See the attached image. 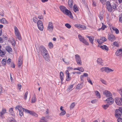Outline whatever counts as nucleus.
<instances>
[{"label": "nucleus", "mask_w": 122, "mask_h": 122, "mask_svg": "<svg viewBox=\"0 0 122 122\" xmlns=\"http://www.w3.org/2000/svg\"><path fill=\"white\" fill-rule=\"evenodd\" d=\"M59 8L61 11L64 13L68 15L70 18L73 19V16L71 11L68 10L65 6L63 5L60 6Z\"/></svg>", "instance_id": "f257e3e1"}, {"label": "nucleus", "mask_w": 122, "mask_h": 122, "mask_svg": "<svg viewBox=\"0 0 122 122\" xmlns=\"http://www.w3.org/2000/svg\"><path fill=\"white\" fill-rule=\"evenodd\" d=\"M14 28V32L15 36L18 39L20 40L21 39V37L18 29L16 26H15Z\"/></svg>", "instance_id": "f03ea898"}, {"label": "nucleus", "mask_w": 122, "mask_h": 122, "mask_svg": "<svg viewBox=\"0 0 122 122\" xmlns=\"http://www.w3.org/2000/svg\"><path fill=\"white\" fill-rule=\"evenodd\" d=\"M39 49L42 56L48 53L47 50L43 46H41L39 47Z\"/></svg>", "instance_id": "7ed1b4c3"}, {"label": "nucleus", "mask_w": 122, "mask_h": 122, "mask_svg": "<svg viewBox=\"0 0 122 122\" xmlns=\"http://www.w3.org/2000/svg\"><path fill=\"white\" fill-rule=\"evenodd\" d=\"M54 27V25L52 22H50L48 24L47 30L48 31L51 32L53 30Z\"/></svg>", "instance_id": "20e7f679"}, {"label": "nucleus", "mask_w": 122, "mask_h": 122, "mask_svg": "<svg viewBox=\"0 0 122 122\" xmlns=\"http://www.w3.org/2000/svg\"><path fill=\"white\" fill-rule=\"evenodd\" d=\"M115 101L118 105L121 106L122 105V99L121 98L117 97L115 99Z\"/></svg>", "instance_id": "39448f33"}, {"label": "nucleus", "mask_w": 122, "mask_h": 122, "mask_svg": "<svg viewBox=\"0 0 122 122\" xmlns=\"http://www.w3.org/2000/svg\"><path fill=\"white\" fill-rule=\"evenodd\" d=\"M122 112L119 109H116L115 111V116L117 118L120 117L121 116Z\"/></svg>", "instance_id": "423d86ee"}, {"label": "nucleus", "mask_w": 122, "mask_h": 122, "mask_svg": "<svg viewBox=\"0 0 122 122\" xmlns=\"http://www.w3.org/2000/svg\"><path fill=\"white\" fill-rule=\"evenodd\" d=\"M106 5L107 10L109 12H111L112 10V9L110 3L109 1H107L106 2Z\"/></svg>", "instance_id": "0eeeda50"}, {"label": "nucleus", "mask_w": 122, "mask_h": 122, "mask_svg": "<svg viewBox=\"0 0 122 122\" xmlns=\"http://www.w3.org/2000/svg\"><path fill=\"white\" fill-rule=\"evenodd\" d=\"M75 58L77 64L81 65V61L80 56L78 54L75 55Z\"/></svg>", "instance_id": "6e6552de"}, {"label": "nucleus", "mask_w": 122, "mask_h": 122, "mask_svg": "<svg viewBox=\"0 0 122 122\" xmlns=\"http://www.w3.org/2000/svg\"><path fill=\"white\" fill-rule=\"evenodd\" d=\"M78 37L80 41L82 42V43H84L86 45H89L88 42L86 41L84 38L82 37L81 35L79 34L78 35Z\"/></svg>", "instance_id": "1a4fd4ad"}, {"label": "nucleus", "mask_w": 122, "mask_h": 122, "mask_svg": "<svg viewBox=\"0 0 122 122\" xmlns=\"http://www.w3.org/2000/svg\"><path fill=\"white\" fill-rule=\"evenodd\" d=\"M37 26L39 29L41 30L42 31L43 29V24L41 20H39L37 22Z\"/></svg>", "instance_id": "9d476101"}, {"label": "nucleus", "mask_w": 122, "mask_h": 122, "mask_svg": "<svg viewBox=\"0 0 122 122\" xmlns=\"http://www.w3.org/2000/svg\"><path fill=\"white\" fill-rule=\"evenodd\" d=\"M108 38L109 41H113L115 40V36L113 34L109 33L108 34Z\"/></svg>", "instance_id": "9b49d317"}, {"label": "nucleus", "mask_w": 122, "mask_h": 122, "mask_svg": "<svg viewBox=\"0 0 122 122\" xmlns=\"http://www.w3.org/2000/svg\"><path fill=\"white\" fill-rule=\"evenodd\" d=\"M107 39L104 37L102 36L100 39H97V41L99 44H101L103 42L107 41Z\"/></svg>", "instance_id": "f8f14e48"}, {"label": "nucleus", "mask_w": 122, "mask_h": 122, "mask_svg": "<svg viewBox=\"0 0 122 122\" xmlns=\"http://www.w3.org/2000/svg\"><path fill=\"white\" fill-rule=\"evenodd\" d=\"M103 94L107 97H112V93L110 91L107 90L103 92Z\"/></svg>", "instance_id": "ddd939ff"}, {"label": "nucleus", "mask_w": 122, "mask_h": 122, "mask_svg": "<svg viewBox=\"0 0 122 122\" xmlns=\"http://www.w3.org/2000/svg\"><path fill=\"white\" fill-rule=\"evenodd\" d=\"M106 101H107V103L109 105L112 104L114 102V99L112 97H108Z\"/></svg>", "instance_id": "4468645a"}, {"label": "nucleus", "mask_w": 122, "mask_h": 122, "mask_svg": "<svg viewBox=\"0 0 122 122\" xmlns=\"http://www.w3.org/2000/svg\"><path fill=\"white\" fill-rule=\"evenodd\" d=\"M23 59L22 57H20L18 61L17 65L19 67H20L22 64Z\"/></svg>", "instance_id": "2eb2a0df"}, {"label": "nucleus", "mask_w": 122, "mask_h": 122, "mask_svg": "<svg viewBox=\"0 0 122 122\" xmlns=\"http://www.w3.org/2000/svg\"><path fill=\"white\" fill-rule=\"evenodd\" d=\"M122 54V48L117 50L115 52V54L117 56H119Z\"/></svg>", "instance_id": "dca6fc26"}, {"label": "nucleus", "mask_w": 122, "mask_h": 122, "mask_svg": "<svg viewBox=\"0 0 122 122\" xmlns=\"http://www.w3.org/2000/svg\"><path fill=\"white\" fill-rule=\"evenodd\" d=\"M45 59L46 61H50V60L49 59V55L48 53H47L45 55L42 56Z\"/></svg>", "instance_id": "f3484780"}, {"label": "nucleus", "mask_w": 122, "mask_h": 122, "mask_svg": "<svg viewBox=\"0 0 122 122\" xmlns=\"http://www.w3.org/2000/svg\"><path fill=\"white\" fill-rule=\"evenodd\" d=\"M5 49L9 53H11L12 51L11 48L9 46H6Z\"/></svg>", "instance_id": "a211bd4d"}, {"label": "nucleus", "mask_w": 122, "mask_h": 122, "mask_svg": "<svg viewBox=\"0 0 122 122\" xmlns=\"http://www.w3.org/2000/svg\"><path fill=\"white\" fill-rule=\"evenodd\" d=\"M95 93L97 98L100 99L101 98V95L98 91H95Z\"/></svg>", "instance_id": "6ab92c4d"}, {"label": "nucleus", "mask_w": 122, "mask_h": 122, "mask_svg": "<svg viewBox=\"0 0 122 122\" xmlns=\"http://www.w3.org/2000/svg\"><path fill=\"white\" fill-rule=\"evenodd\" d=\"M68 5L70 8H72L73 6V2L72 0H69L68 1Z\"/></svg>", "instance_id": "aec40b11"}, {"label": "nucleus", "mask_w": 122, "mask_h": 122, "mask_svg": "<svg viewBox=\"0 0 122 122\" xmlns=\"http://www.w3.org/2000/svg\"><path fill=\"white\" fill-rule=\"evenodd\" d=\"M0 21L1 22L2 24H7L8 22L6 19L4 18H2L0 20Z\"/></svg>", "instance_id": "412c9836"}, {"label": "nucleus", "mask_w": 122, "mask_h": 122, "mask_svg": "<svg viewBox=\"0 0 122 122\" xmlns=\"http://www.w3.org/2000/svg\"><path fill=\"white\" fill-rule=\"evenodd\" d=\"M60 77L61 80V82L62 83L63 80L64 78V74L61 71L60 72Z\"/></svg>", "instance_id": "4be33fe9"}, {"label": "nucleus", "mask_w": 122, "mask_h": 122, "mask_svg": "<svg viewBox=\"0 0 122 122\" xmlns=\"http://www.w3.org/2000/svg\"><path fill=\"white\" fill-rule=\"evenodd\" d=\"M102 26L101 28L98 29L97 30V31H99L101 29L103 30H104L106 28H107V26L103 24V23H102Z\"/></svg>", "instance_id": "5701e85b"}, {"label": "nucleus", "mask_w": 122, "mask_h": 122, "mask_svg": "<svg viewBox=\"0 0 122 122\" xmlns=\"http://www.w3.org/2000/svg\"><path fill=\"white\" fill-rule=\"evenodd\" d=\"M15 109H16L18 110L19 111L21 110L24 109V108L21 106L20 105H18L16 107Z\"/></svg>", "instance_id": "b1692460"}, {"label": "nucleus", "mask_w": 122, "mask_h": 122, "mask_svg": "<svg viewBox=\"0 0 122 122\" xmlns=\"http://www.w3.org/2000/svg\"><path fill=\"white\" fill-rule=\"evenodd\" d=\"M97 63L99 65H102L103 63V61L102 59L100 58H98L97 61Z\"/></svg>", "instance_id": "393cba45"}, {"label": "nucleus", "mask_w": 122, "mask_h": 122, "mask_svg": "<svg viewBox=\"0 0 122 122\" xmlns=\"http://www.w3.org/2000/svg\"><path fill=\"white\" fill-rule=\"evenodd\" d=\"M112 28L113 30L115 31L116 34H118L119 33V30L116 28L114 26H112Z\"/></svg>", "instance_id": "a878e982"}, {"label": "nucleus", "mask_w": 122, "mask_h": 122, "mask_svg": "<svg viewBox=\"0 0 122 122\" xmlns=\"http://www.w3.org/2000/svg\"><path fill=\"white\" fill-rule=\"evenodd\" d=\"M113 70L108 67H106V72L108 73L110 72L113 71Z\"/></svg>", "instance_id": "bb28decb"}, {"label": "nucleus", "mask_w": 122, "mask_h": 122, "mask_svg": "<svg viewBox=\"0 0 122 122\" xmlns=\"http://www.w3.org/2000/svg\"><path fill=\"white\" fill-rule=\"evenodd\" d=\"M6 110L5 109L3 108L1 112H0V116H2L6 113Z\"/></svg>", "instance_id": "cd10ccee"}, {"label": "nucleus", "mask_w": 122, "mask_h": 122, "mask_svg": "<svg viewBox=\"0 0 122 122\" xmlns=\"http://www.w3.org/2000/svg\"><path fill=\"white\" fill-rule=\"evenodd\" d=\"M8 120L10 122H16L15 120L12 117H9L8 118Z\"/></svg>", "instance_id": "c85d7f7f"}, {"label": "nucleus", "mask_w": 122, "mask_h": 122, "mask_svg": "<svg viewBox=\"0 0 122 122\" xmlns=\"http://www.w3.org/2000/svg\"><path fill=\"white\" fill-rule=\"evenodd\" d=\"M9 112L11 115H14V112L13 111V108H11L9 109Z\"/></svg>", "instance_id": "c756f323"}, {"label": "nucleus", "mask_w": 122, "mask_h": 122, "mask_svg": "<svg viewBox=\"0 0 122 122\" xmlns=\"http://www.w3.org/2000/svg\"><path fill=\"white\" fill-rule=\"evenodd\" d=\"M39 121L40 122H47V121L45 117H42L41 118Z\"/></svg>", "instance_id": "7c9ffc66"}, {"label": "nucleus", "mask_w": 122, "mask_h": 122, "mask_svg": "<svg viewBox=\"0 0 122 122\" xmlns=\"http://www.w3.org/2000/svg\"><path fill=\"white\" fill-rule=\"evenodd\" d=\"M83 87L82 83L79 84L77 85L76 88L77 89H80L82 88Z\"/></svg>", "instance_id": "2f4dec72"}, {"label": "nucleus", "mask_w": 122, "mask_h": 122, "mask_svg": "<svg viewBox=\"0 0 122 122\" xmlns=\"http://www.w3.org/2000/svg\"><path fill=\"white\" fill-rule=\"evenodd\" d=\"M73 8V10L75 12H76L77 11H78L79 10L76 5H74Z\"/></svg>", "instance_id": "473e14b6"}, {"label": "nucleus", "mask_w": 122, "mask_h": 122, "mask_svg": "<svg viewBox=\"0 0 122 122\" xmlns=\"http://www.w3.org/2000/svg\"><path fill=\"white\" fill-rule=\"evenodd\" d=\"M103 13L102 12H100L99 13V17L100 18V20H102L103 19Z\"/></svg>", "instance_id": "72a5a7b5"}, {"label": "nucleus", "mask_w": 122, "mask_h": 122, "mask_svg": "<svg viewBox=\"0 0 122 122\" xmlns=\"http://www.w3.org/2000/svg\"><path fill=\"white\" fill-rule=\"evenodd\" d=\"M36 100V97L35 95H34L32 97L31 99V102H35Z\"/></svg>", "instance_id": "f704fd0d"}, {"label": "nucleus", "mask_w": 122, "mask_h": 122, "mask_svg": "<svg viewBox=\"0 0 122 122\" xmlns=\"http://www.w3.org/2000/svg\"><path fill=\"white\" fill-rule=\"evenodd\" d=\"M66 113V112L65 110L61 111L60 113L59 114V115L61 116H63L65 115Z\"/></svg>", "instance_id": "c9c22d12"}, {"label": "nucleus", "mask_w": 122, "mask_h": 122, "mask_svg": "<svg viewBox=\"0 0 122 122\" xmlns=\"http://www.w3.org/2000/svg\"><path fill=\"white\" fill-rule=\"evenodd\" d=\"M28 93V91H26L24 95V98L25 100H26L27 99Z\"/></svg>", "instance_id": "e433bc0d"}, {"label": "nucleus", "mask_w": 122, "mask_h": 122, "mask_svg": "<svg viewBox=\"0 0 122 122\" xmlns=\"http://www.w3.org/2000/svg\"><path fill=\"white\" fill-rule=\"evenodd\" d=\"M1 62L3 66H4L6 64V60L5 59H3L2 60Z\"/></svg>", "instance_id": "4c0bfd02"}, {"label": "nucleus", "mask_w": 122, "mask_h": 122, "mask_svg": "<svg viewBox=\"0 0 122 122\" xmlns=\"http://www.w3.org/2000/svg\"><path fill=\"white\" fill-rule=\"evenodd\" d=\"M112 9L115 10L116 7V5L115 3H113L111 5Z\"/></svg>", "instance_id": "58836bf2"}, {"label": "nucleus", "mask_w": 122, "mask_h": 122, "mask_svg": "<svg viewBox=\"0 0 122 122\" xmlns=\"http://www.w3.org/2000/svg\"><path fill=\"white\" fill-rule=\"evenodd\" d=\"M100 80L103 84L105 85H107V83L105 80L102 79H101Z\"/></svg>", "instance_id": "ea45409f"}, {"label": "nucleus", "mask_w": 122, "mask_h": 122, "mask_svg": "<svg viewBox=\"0 0 122 122\" xmlns=\"http://www.w3.org/2000/svg\"><path fill=\"white\" fill-rule=\"evenodd\" d=\"M3 91L4 89L2 87V85L1 84H0V96L3 93Z\"/></svg>", "instance_id": "a19ab883"}, {"label": "nucleus", "mask_w": 122, "mask_h": 122, "mask_svg": "<svg viewBox=\"0 0 122 122\" xmlns=\"http://www.w3.org/2000/svg\"><path fill=\"white\" fill-rule=\"evenodd\" d=\"M75 104L74 102H73L70 106V110L72 109L75 107Z\"/></svg>", "instance_id": "79ce46f5"}, {"label": "nucleus", "mask_w": 122, "mask_h": 122, "mask_svg": "<svg viewBox=\"0 0 122 122\" xmlns=\"http://www.w3.org/2000/svg\"><path fill=\"white\" fill-rule=\"evenodd\" d=\"M24 111V109L21 110L19 111V114L20 116H22L23 115V111Z\"/></svg>", "instance_id": "37998d69"}, {"label": "nucleus", "mask_w": 122, "mask_h": 122, "mask_svg": "<svg viewBox=\"0 0 122 122\" xmlns=\"http://www.w3.org/2000/svg\"><path fill=\"white\" fill-rule=\"evenodd\" d=\"M109 105L107 103V104H106V105H103L102 107L104 109H106L109 106Z\"/></svg>", "instance_id": "c03bdc74"}, {"label": "nucleus", "mask_w": 122, "mask_h": 122, "mask_svg": "<svg viewBox=\"0 0 122 122\" xmlns=\"http://www.w3.org/2000/svg\"><path fill=\"white\" fill-rule=\"evenodd\" d=\"M24 112H26L29 113L30 114H31V113L32 111L27 110L26 109H24Z\"/></svg>", "instance_id": "a18cd8bd"}, {"label": "nucleus", "mask_w": 122, "mask_h": 122, "mask_svg": "<svg viewBox=\"0 0 122 122\" xmlns=\"http://www.w3.org/2000/svg\"><path fill=\"white\" fill-rule=\"evenodd\" d=\"M31 113V115L34 116L36 117H37L38 116V115L37 114L33 112L32 111Z\"/></svg>", "instance_id": "49530a36"}, {"label": "nucleus", "mask_w": 122, "mask_h": 122, "mask_svg": "<svg viewBox=\"0 0 122 122\" xmlns=\"http://www.w3.org/2000/svg\"><path fill=\"white\" fill-rule=\"evenodd\" d=\"M119 20L120 22H122V13L119 16Z\"/></svg>", "instance_id": "de8ad7c7"}, {"label": "nucleus", "mask_w": 122, "mask_h": 122, "mask_svg": "<svg viewBox=\"0 0 122 122\" xmlns=\"http://www.w3.org/2000/svg\"><path fill=\"white\" fill-rule=\"evenodd\" d=\"M5 53L2 51L1 49H0V55L1 56H3V55H4Z\"/></svg>", "instance_id": "09e8293b"}, {"label": "nucleus", "mask_w": 122, "mask_h": 122, "mask_svg": "<svg viewBox=\"0 0 122 122\" xmlns=\"http://www.w3.org/2000/svg\"><path fill=\"white\" fill-rule=\"evenodd\" d=\"M33 21L35 23L37 22V21L38 20L37 18L36 17H34L33 18Z\"/></svg>", "instance_id": "8fccbe9b"}, {"label": "nucleus", "mask_w": 122, "mask_h": 122, "mask_svg": "<svg viewBox=\"0 0 122 122\" xmlns=\"http://www.w3.org/2000/svg\"><path fill=\"white\" fill-rule=\"evenodd\" d=\"M48 46L49 48H52L53 46V44L51 42H49L48 44Z\"/></svg>", "instance_id": "3c124183"}, {"label": "nucleus", "mask_w": 122, "mask_h": 122, "mask_svg": "<svg viewBox=\"0 0 122 122\" xmlns=\"http://www.w3.org/2000/svg\"><path fill=\"white\" fill-rule=\"evenodd\" d=\"M65 26L68 29L70 28L71 27V25L67 23L65 24Z\"/></svg>", "instance_id": "603ef678"}, {"label": "nucleus", "mask_w": 122, "mask_h": 122, "mask_svg": "<svg viewBox=\"0 0 122 122\" xmlns=\"http://www.w3.org/2000/svg\"><path fill=\"white\" fill-rule=\"evenodd\" d=\"M113 44L114 46L116 47H118L119 45L118 43L116 41H114L113 42Z\"/></svg>", "instance_id": "864d4df0"}, {"label": "nucleus", "mask_w": 122, "mask_h": 122, "mask_svg": "<svg viewBox=\"0 0 122 122\" xmlns=\"http://www.w3.org/2000/svg\"><path fill=\"white\" fill-rule=\"evenodd\" d=\"M80 24H75L74 25V26L76 27L78 29L80 28Z\"/></svg>", "instance_id": "5fc2aeb1"}, {"label": "nucleus", "mask_w": 122, "mask_h": 122, "mask_svg": "<svg viewBox=\"0 0 122 122\" xmlns=\"http://www.w3.org/2000/svg\"><path fill=\"white\" fill-rule=\"evenodd\" d=\"M86 26L84 25L80 24V28H81L83 30H84L86 29Z\"/></svg>", "instance_id": "6e6d98bb"}, {"label": "nucleus", "mask_w": 122, "mask_h": 122, "mask_svg": "<svg viewBox=\"0 0 122 122\" xmlns=\"http://www.w3.org/2000/svg\"><path fill=\"white\" fill-rule=\"evenodd\" d=\"M70 79V77L69 74L66 75V80L67 81H68Z\"/></svg>", "instance_id": "4d7b16f0"}, {"label": "nucleus", "mask_w": 122, "mask_h": 122, "mask_svg": "<svg viewBox=\"0 0 122 122\" xmlns=\"http://www.w3.org/2000/svg\"><path fill=\"white\" fill-rule=\"evenodd\" d=\"M106 67H102L100 69L101 71L102 72L105 71L106 72Z\"/></svg>", "instance_id": "13d9d810"}, {"label": "nucleus", "mask_w": 122, "mask_h": 122, "mask_svg": "<svg viewBox=\"0 0 122 122\" xmlns=\"http://www.w3.org/2000/svg\"><path fill=\"white\" fill-rule=\"evenodd\" d=\"M86 36L87 38L89 39V40L91 43H92V38L91 36H88L87 35H86Z\"/></svg>", "instance_id": "bf43d9fd"}, {"label": "nucleus", "mask_w": 122, "mask_h": 122, "mask_svg": "<svg viewBox=\"0 0 122 122\" xmlns=\"http://www.w3.org/2000/svg\"><path fill=\"white\" fill-rule=\"evenodd\" d=\"M17 86L18 88L19 89L20 91H21L20 89L21 88V85L20 84H18L17 85Z\"/></svg>", "instance_id": "052dcab7"}, {"label": "nucleus", "mask_w": 122, "mask_h": 122, "mask_svg": "<svg viewBox=\"0 0 122 122\" xmlns=\"http://www.w3.org/2000/svg\"><path fill=\"white\" fill-rule=\"evenodd\" d=\"M117 119V121L118 122H122V118L119 117Z\"/></svg>", "instance_id": "680f3d73"}, {"label": "nucleus", "mask_w": 122, "mask_h": 122, "mask_svg": "<svg viewBox=\"0 0 122 122\" xmlns=\"http://www.w3.org/2000/svg\"><path fill=\"white\" fill-rule=\"evenodd\" d=\"M100 2L103 4H104L106 1V0H100Z\"/></svg>", "instance_id": "e2e57ef3"}, {"label": "nucleus", "mask_w": 122, "mask_h": 122, "mask_svg": "<svg viewBox=\"0 0 122 122\" xmlns=\"http://www.w3.org/2000/svg\"><path fill=\"white\" fill-rule=\"evenodd\" d=\"M119 93L122 97V89L119 90H118Z\"/></svg>", "instance_id": "0e129e2a"}, {"label": "nucleus", "mask_w": 122, "mask_h": 122, "mask_svg": "<svg viewBox=\"0 0 122 122\" xmlns=\"http://www.w3.org/2000/svg\"><path fill=\"white\" fill-rule=\"evenodd\" d=\"M87 80L88 81L92 84V81L89 78L87 77Z\"/></svg>", "instance_id": "69168bd1"}, {"label": "nucleus", "mask_w": 122, "mask_h": 122, "mask_svg": "<svg viewBox=\"0 0 122 122\" xmlns=\"http://www.w3.org/2000/svg\"><path fill=\"white\" fill-rule=\"evenodd\" d=\"M92 5L94 6H96V2L95 1H93Z\"/></svg>", "instance_id": "338daca9"}, {"label": "nucleus", "mask_w": 122, "mask_h": 122, "mask_svg": "<svg viewBox=\"0 0 122 122\" xmlns=\"http://www.w3.org/2000/svg\"><path fill=\"white\" fill-rule=\"evenodd\" d=\"M73 85H71L68 88V89L69 90H70L72 89L73 87Z\"/></svg>", "instance_id": "774afa93"}]
</instances>
